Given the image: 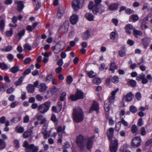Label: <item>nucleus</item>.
<instances>
[{
    "label": "nucleus",
    "mask_w": 152,
    "mask_h": 152,
    "mask_svg": "<svg viewBox=\"0 0 152 152\" xmlns=\"http://www.w3.org/2000/svg\"><path fill=\"white\" fill-rule=\"evenodd\" d=\"M114 131V129L111 128L108 129L107 132V135L109 138V140L111 142L110 146V149L111 152H116L118 145L117 140L115 139L111 140L113 136Z\"/></svg>",
    "instance_id": "nucleus-1"
},
{
    "label": "nucleus",
    "mask_w": 152,
    "mask_h": 152,
    "mask_svg": "<svg viewBox=\"0 0 152 152\" xmlns=\"http://www.w3.org/2000/svg\"><path fill=\"white\" fill-rule=\"evenodd\" d=\"M72 115L74 121L77 123H80L84 119L83 113L81 108H75L73 110Z\"/></svg>",
    "instance_id": "nucleus-2"
},
{
    "label": "nucleus",
    "mask_w": 152,
    "mask_h": 152,
    "mask_svg": "<svg viewBox=\"0 0 152 152\" xmlns=\"http://www.w3.org/2000/svg\"><path fill=\"white\" fill-rule=\"evenodd\" d=\"M23 146L25 148V151L26 152H38L39 150L38 146H35L33 144L29 145L26 141L24 142Z\"/></svg>",
    "instance_id": "nucleus-3"
},
{
    "label": "nucleus",
    "mask_w": 152,
    "mask_h": 152,
    "mask_svg": "<svg viewBox=\"0 0 152 152\" xmlns=\"http://www.w3.org/2000/svg\"><path fill=\"white\" fill-rule=\"evenodd\" d=\"M51 103L49 102H45L44 103L40 104L38 107V111L42 114L47 112L49 110Z\"/></svg>",
    "instance_id": "nucleus-4"
},
{
    "label": "nucleus",
    "mask_w": 152,
    "mask_h": 152,
    "mask_svg": "<svg viewBox=\"0 0 152 152\" xmlns=\"http://www.w3.org/2000/svg\"><path fill=\"white\" fill-rule=\"evenodd\" d=\"M85 0H74L72 1V7L75 10L81 8L83 5Z\"/></svg>",
    "instance_id": "nucleus-5"
},
{
    "label": "nucleus",
    "mask_w": 152,
    "mask_h": 152,
    "mask_svg": "<svg viewBox=\"0 0 152 152\" xmlns=\"http://www.w3.org/2000/svg\"><path fill=\"white\" fill-rule=\"evenodd\" d=\"M64 43L62 42H59L55 46L52 47V49L54 52L56 54H58L63 50L64 47L63 46Z\"/></svg>",
    "instance_id": "nucleus-6"
},
{
    "label": "nucleus",
    "mask_w": 152,
    "mask_h": 152,
    "mask_svg": "<svg viewBox=\"0 0 152 152\" xmlns=\"http://www.w3.org/2000/svg\"><path fill=\"white\" fill-rule=\"evenodd\" d=\"M84 140L83 137L81 135H79L77 138V144L81 150H84L85 146Z\"/></svg>",
    "instance_id": "nucleus-7"
},
{
    "label": "nucleus",
    "mask_w": 152,
    "mask_h": 152,
    "mask_svg": "<svg viewBox=\"0 0 152 152\" xmlns=\"http://www.w3.org/2000/svg\"><path fill=\"white\" fill-rule=\"evenodd\" d=\"M105 7L103 6H96L94 5L93 9V12L94 15H96L98 13L102 14L105 11Z\"/></svg>",
    "instance_id": "nucleus-8"
},
{
    "label": "nucleus",
    "mask_w": 152,
    "mask_h": 152,
    "mask_svg": "<svg viewBox=\"0 0 152 152\" xmlns=\"http://www.w3.org/2000/svg\"><path fill=\"white\" fill-rule=\"evenodd\" d=\"M70 98L72 101H75L80 99H83V92L80 91H77L75 95H71Z\"/></svg>",
    "instance_id": "nucleus-9"
},
{
    "label": "nucleus",
    "mask_w": 152,
    "mask_h": 152,
    "mask_svg": "<svg viewBox=\"0 0 152 152\" xmlns=\"http://www.w3.org/2000/svg\"><path fill=\"white\" fill-rule=\"evenodd\" d=\"M69 23L68 20H66L63 25L61 26L59 30L61 33H65L67 32L69 27Z\"/></svg>",
    "instance_id": "nucleus-10"
},
{
    "label": "nucleus",
    "mask_w": 152,
    "mask_h": 152,
    "mask_svg": "<svg viewBox=\"0 0 152 152\" xmlns=\"http://www.w3.org/2000/svg\"><path fill=\"white\" fill-rule=\"evenodd\" d=\"M141 140L137 137L134 138L132 141V146L134 148H137L141 145Z\"/></svg>",
    "instance_id": "nucleus-11"
},
{
    "label": "nucleus",
    "mask_w": 152,
    "mask_h": 152,
    "mask_svg": "<svg viewBox=\"0 0 152 152\" xmlns=\"http://www.w3.org/2000/svg\"><path fill=\"white\" fill-rule=\"evenodd\" d=\"M118 90V88H117L113 91L111 93V96L109 97L106 100H108L109 102L111 104L113 102L115 99V95Z\"/></svg>",
    "instance_id": "nucleus-12"
},
{
    "label": "nucleus",
    "mask_w": 152,
    "mask_h": 152,
    "mask_svg": "<svg viewBox=\"0 0 152 152\" xmlns=\"http://www.w3.org/2000/svg\"><path fill=\"white\" fill-rule=\"evenodd\" d=\"M111 104L109 102L108 100H106L104 102V108L106 115H108L109 113V110L111 107Z\"/></svg>",
    "instance_id": "nucleus-13"
},
{
    "label": "nucleus",
    "mask_w": 152,
    "mask_h": 152,
    "mask_svg": "<svg viewBox=\"0 0 152 152\" xmlns=\"http://www.w3.org/2000/svg\"><path fill=\"white\" fill-rule=\"evenodd\" d=\"M99 110V107L98 103L95 101H94L91 109L90 110V112H91V111L92 110H94L96 111L97 113H98Z\"/></svg>",
    "instance_id": "nucleus-14"
},
{
    "label": "nucleus",
    "mask_w": 152,
    "mask_h": 152,
    "mask_svg": "<svg viewBox=\"0 0 152 152\" xmlns=\"http://www.w3.org/2000/svg\"><path fill=\"white\" fill-rule=\"evenodd\" d=\"M15 3L17 4V9L18 11L20 12L24 7L23 2L21 1L16 0L15 1Z\"/></svg>",
    "instance_id": "nucleus-15"
},
{
    "label": "nucleus",
    "mask_w": 152,
    "mask_h": 152,
    "mask_svg": "<svg viewBox=\"0 0 152 152\" xmlns=\"http://www.w3.org/2000/svg\"><path fill=\"white\" fill-rule=\"evenodd\" d=\"M142 44L144 46V48H146L150 43V40L148 38H144L142 39Z\"/></svg>",
    "instance_id": "nucleus-16"
},
{
    "label": "nucleus",
    "mask_w": 152,
    "mask_h": 152,
    "mask_svg": "<svg viewBox=\"0 0 152 152\" xmlns=\"http://www.w3.org/2000/svg\"><path fill=\"white\" fill-rule=\"evenodd\" d=\"M134 98V95L131 92L127 94L124 97L125 100L127 102L131 101Z\"/></svg>",
    "instance_id": "nucleus-17"
},
{
    "label": "nucleus",
    "mask_w": 152,
    "mask_h": 152,
    "mask_svg": "<svg viewBox=\"0 0 152 152\" xmlns=\"http://www.w3.org/2000/svg\"><path fill=\"white\" fill-rule=\"evenodd\" d=\"M64 13V10L62 7H59L58 10L57 11V17L58 18L60 19L63 16Z\"/></svg>",
    "instance_id": "nucleus-18"
},
{
    "label": "nucleus",
    "mask_w": 152,
    "mask_h": 152,
    "mask_svg": "<svg viewBox=\"0 0 152 152\" xmlns=\"http://www.w3.org/2000/svg\"><path fill=\"white\" fill-rule=\"evenodd\" d=\"M78 17L75 14L73 15L70 18V21L72 24H75L76 23L78 20Z\"/></svg>",
    "instance_id": "nucleus-19"
},
{
    "label": "nucleus",
    "mask_w": 152,
    "mask_h": 152,
    "mask_svg": "<svg viewBox=\"0 0 152 152\" xmlns=\"http://www.w3.org/2000/svg\"><path fill=\"white\" fill-rule=\"evenodd\" d=\"M38 88H39V91L40 92H42L43 91H45L47 88L46 84L43 83H41L38 86Z\"/></svg>",
    "instance_id": "nucleus-20"
},
{
    "label": "nucleus",
    "mask_w": 152,
    "mask_h": 152,
    "mask_svg": "<svg viewBox=\"0 0 152 152\" xmlns=\"http://www.w3.org/2000/svg\"><path fill=\"white\" fill-rule=\"evenodd\" d=\"M94 138V137H90L88 139L87 144V148L88 149H89L92 148L93 140Z\"/></svg>",
    "instance_id": "nucleus-21"
},
{
    "label": "nucleus",
    "mask_w": 152,
    "mask_h": 152,
    "mask_svg": "<svg viewBox=\"0 0 152 152\" xmlns=\"http://www.w3.org/2000/svg\"><path fill=\"white\" fill-rule=\"evenodd\" d=\"M118 68L117 66L115 65L114 62H112L110 64V66L109 67V70L112 71L113 73L115 72L114 70L117 69Z\"/></svg>",
    "instance_id": "nucleus-22"
},
{
    "label": "nucleus",
    "mask_w": 152,
    "mask_h": 152,
    "mask_svg": "<svg viewBox=\"0 0 152 152\" xmlns=\"http://www.w3.org/2000/svg\"><path fill=\"white\" fill-rule=\"evenodd\" d=\"M85 17L89 21H92L94 19V16L91 13H86L85 15Z\"/></svg>",
    "instance_id": "nucleus-23"
},
{
    "label": "nucleus",
    "mask_w": 152,
    "mask_h": 152,
    "mask_svg": "<svg viewBox=\"0 0 152 152\" xmlns=\"http://www.w3.org/2000/svg\"><path fill=\"white\" fill-rule=\"evenodd\" d=\"M32 133V130H27L23 133V136L24 138H27L30 136Z\"/></svg>",
    "instance_id": "nucleus-24"
},
{
    "label": "nucleus",
    "mask_w": 152,
    "mask_h": 152,
    "mask_svg": "<svg viewBox=\"0 0 152 152\" xmlns=\"http://www.w3.org/2000/svg\"><path fill=\"white\" fill-rule=\"evenodd\" d=\"M28 92L31 93H33L34 90V86L31 84H29L26 87Z\"/></svg>",
    "instance_id": "nucleus-25"
},
{
    "label": "nucleus",
    "mask_w": 152,
    "mask_h": 152,
    "mask_svg": "<svg viewBox=\"0 0 152 152\" xmlns=\"http://www.w3.org/2000/svg\"><path fill=\"white\" fill-rule=\"evenodd\" d=\"M118 7V5L117 4H114L110 5L108 7V10H117Z\"/></svg>",
    "instance_id": "nucleus-26"
},
{
    "label": "nucleus",
    "mask_w": 152,
    "mask_h": 152,
    "mask_svg": "<svg viewBox=\"0 0 152 152\" xmlns=\"http://www.w3.org/2000/svg\"><path fill=\"white\" fill-rule=\"evenodd\" d=\"M57 131L60 136H62L63 134L65 133L64 131H63L62 127L60 126H58L57 128Z\"/></svg>",
    "instance_id": "nucleus-27"
},
{
    "label": "nucleus",
    "mask_w": 152,
    "mask_h": 152,
    "mask_svg": "<svg viewBox=\"0 0 152 152\" xmlns=\"http://www.w3.org/2000/svg\"><path fill=\"white\" fill-rule=\"evenodd\" d=\"M133 32L134 35L137 37L138 36H141L142 34V33L141 31L137 30L134 28L133 30Z\"/></svg>",
    "instance_id": "nucleus-28"
},
{
    "label": "nucleus",
    "mask_w": 152,
    "mask_h": 152,
    "mask_svg": "<svg viewBox=\"0 0 152 152\" xmlns=\"http://www.w3.org/2000/svg\"><path fill=\"white\" fill-rule=\"evenodd\" d=\"M139 18L138 16L137 15H133L130 16V20L132 22H135Z\"/></svg>",
    "instance_id": "nucleus-29"
},
{
    "label": "nucleus",
    "mask_w": 152,
    "mask_h": 152,
    "mask_svg": "<svg viewBox=\"0 0 152 152\" xmlns=\"http://www.w3.org/2000/svg\"><path fill=\"white\" fill-rule=\"evenodd\" d=\"M90 34L89 31L87 30L84 33L82 37L83 39L86 40L90 37Z\"/></svg>",
    "instance_id": "nucleus-30"
},
{
    "label": "nucleus",
    "mask_w": 152,
    "mask_h": 152,
    "mask_svg": "<svg viewBox=\"0 0 152 152\" xmlns=\"http://www.w3.org/2000/svg\"><path fill=\"white\" fill-rule=\"evenodd\" d=\"M6 147V143L1 139L0 138V150H2Z\"/></svg>",
    "instance_id": "nucleus-31"
},
{
    "label": "nucleus",
    "mask_w": 152,
    "mask_h": 152,
    "mask_svg": "<svg viewBox=\"0 0 152 152\" xmlns=\"http://www.w3.org/2000/svg\"><path fill=\"white\" fill-rule=\"evenodd\" d=\"M24 77L23 76L20 77L18 80L15 82V84L16 86H18L21 84L23 81Z\"/></svg>",
    "instance_id": "nucleus-32"
},
{
    "label": "nucleus",
    "mask_w": 152,
    "mask_h": 152,
    "mask_svg": "<svg viewBox=\"0 0 152 152\" xmlns=\"http://www.w3.org/2000/svg\"><path fill=\"white\" fill-rule=\"evenodd\" d=\"M5 27L4 20L2 19L0 21V31H4V29Z\"/></svg>",
    "instance_id": "nucleus-33"
},
{
    "label": "nucleus",
    "mask_w": 152,
    "mask_h": 152,
    "mask_svg": "<svg viewBox=\"0 0 152 152\" xmlns=\"http://www.w3.org/2000/svg\"><path fill=\"white\" fill-rule=\"evenodd\" d=\"M21 116L14 118L11 119V122L14 123H16L19 121L21 120Z\"/></svg>",
    "instance_id": "nucleus-34"
},
{
    "label": "nucleus",
    "mask_w": 152,
    "mask_h": 152,
    "mask_svg": "<svg viewBox=\"0 0 152 152\" xmlns=\"http://www.w3.org/2000/svg\"><path fill=\"white\" fill-rule=\"evenodd\" d=\"M16 131L18 133H22L24 131V128L21 126H17L16 127Z\"/></svg>",
    "instance_id": "nucleus-35"
},
{
    "label": "nucleus",
    "mask_w": 152,
    "mask_h": 152,
    "mask_svg": "<svg viewBox=\"0 0 152 152\" xmlns=\"http://www.w3.org/2000/svg\"><path fill=\"white\" fill-rule=\"evenodd\" d=\"M42 132L43 134L44 138L45 139H47L50 136L47 130L42 131Z\"/></svg>",
    "instance_id": "nucleus-36"
},
{
    "label": "nucleus",
    "mask_w": 152,
    "mask_h": 152,
    "mask_svg": "<svg viewBox=\"0 0 152 152\" xmlns=\"http://www.w3.org/2000/svg\"><path fill=\"white\" fill-rule=\"evenodd\" d=\"M10 125V122L9 121H7L5 123V127L4 128V130L5 132H8L9 130V128L8 126Z\"/></svg>",
    "instance_id": "nucleus-37"
},
{
    "label": "nucleus",
    "mask_w": 152,
    "mask_h": 152,
    "mask_svg": "<svg viewBox=\"0 0 152 152\" xmlns=\"http://www.w3.org/2000/svg\"><path fill=\"white\" fill-rule=\"evenodd\" d=\"M12 34L13 30L12 28H10L9 31H7L6 32V35L8 37L12 36Z\"/></svg>",
    "instance_id": "nucleus-38"
},
{
    "label": "nucleus",
    "mask_w": 152,
    "mask_h": 152,
    "mask_svg": "<svg viewBox=\"0 0 152 152\" xmlns=\"http://www.w3.org/2000/svg\"><path fill=\"white\" fill-rule=\"evenodd\" d=\"M18 70L19 69L17 66H14L10 69V71L12 72L15 73L17 72Z\"/></svg>",
    "instance_id": "nucleus-39"
},
{
    "label": "nucleus",
    "mask_w": 152,
    "mask_h": 152,
    "mask_svg": "<svg viewBox=\"0 0 152 152\" xmlns=\"http://www.w3.org/2000/svg\"><path fill=\"white\" fill-rule=\"evenodd\" d=\"M12 49V46L8 45L7 46L5 49H2L1 50L2 51L8 52L11 50Z\"/></svg>",
    "instance_id": "nucleus-40"
},
{
    "label": "nucleus",
    "mask_w": 152,
    "mask_h": 152,
    "mask_svg": "<svg viewBox=\"0 0 152 152\" xmlns=\"http://www.w3.org/2000/svg\"><path fill=\"white\" fill-rule=\"evenodd\" d=\"M129 109L130 111L133 113H136L137 111V108L135 107L133 105L130 106Z\"/></svg>",
    "instance_id": "nucleus-41"
},
{
    "label": "nucleus",
    "mask_w": 152,
    "mask_h": 152,
    "mask_svg": "<svg viewBox=\"0 0 152 152\" xmlns=\"http://www.w3.org/2000/svg\"><path fill=\"white\" fill-rule=\"evenodd\" d=\"M93 82L95 84L98 85L101 83V80L99 78H94L93 79Z\"/></svg>",
    "instance_id": "nucleus-42"
},
{
    "label": "nucleus",
    "mask_w": 152,
    "mask_h": 152,
    "mask_svg": "<svg viewBox=\"0 0 152 152\" xmlns=\"http://www.w3.org/2000/svg\"><path fill=\"white\" fill-rule=\"evenodd\" d=\"M73 80V79L71 76H68L67 77L66 82L69 84H70Z\"/></svg>",
    "instance_id": "nucleus-43"
},
{
    "label": "nucleus",
    "mask_w": 152,
    "mask_h": 152,
    "mask_svg": "<svg viewBox=\"0 0 152 152\" xmlns=\"http://www.w3.org/2000/svg\"><path fill=\"white\" fill-rule=\"evenodd\" d=\"M0 68L2 70H6L8 69V67L4 63H0Z\"/></svg>",
    "instance_id": "nucleus-44"
},
{
    "label": "nucleus",
    "mask_w": 152,
    "mask_h": 152,
    "mask_svg": "<svg viewBox=\"0 0 152 152\" xmlns=\"http://www.w3.org/2000/svg\"><path fill=\"white\" fill-rule=\"evenodd\" d=\"M25 33V30L24 29L22 30L19 32L18 34V36L19 37L20 39H21V37L23 36Z\"/></svg>",
    "instance_id": "nucleus-45"
},
{
    "label": "nucleus",
    "mask_w": 152,
    "mask_h": 152,
    "mask_svg": "<svg viewBox=\"0 0 152 152\" xmlns=\"http://www.w3.org/2000/svg\"><path fill=\"white\" fill-rule=\"evenodd\" d=\"M66 93L65 92H63L61 94V96H60V100L61 101H64L66 97Z\"/></svg>",
    "instance_id": "nucleus-46"
},
{
    "label": "nucleus",
    "mask_w": 152,
    "mask_h": 152,
    "mask_svg": "<svg viewBox=\"0 0 152 152\" xmlns=\"http://www.w3.org/2000/svg\"><path fill=\"white\" fill-rule=\"evenodd\" d=\"M53 78V76L52 75H48L45 80V81L46 82H50V81Z\"/></svg>",
    "instance_id": "nucleus-47"
},
{
    "label": "nucleus",
    "mask_w": 152,
    "mask_h": 152,
    "mask_svg": "<svg viewBox=\"0 0 152 152\" xmlns=\"http://www.w3.org/2000/svg\"><path fill=\"white\" fill-rule=\"evenodd\" d=\"M111 80L113 82L117 83L118 82V77L115 76L112 78Z\"/></svg>",
    "instance_id": "nucleus-48"
},
{
    "label": "nucleus",
    "mask_w": 152,
    "mask_h": 152,
    "mask_svg": "<svg viewBox=\"0 0 152 152\" xmlns=\"http://www.w3.org/2000/svg\"><path fill=\"white\" fill-rule=\"evenodd\" d=\"M118 52L119 56L121 57H124L126 55V52L124 50H120L118 51Z\"/></svg>",
    "instance_id": "nucleus-49"
},
{
    "label": "nucleus",
    "mask_w": 152,
    "mask_h": 152,
    "mask_svg": "<svg viewBox=\"0 0 152 152\" xmlns=\"http://www.w3.org/2000/svg\"><path fill=\"white\" fill-rule=\"evenodd\" d=\"M132 132L134 133H135L137 130L138 128L137 126L135 125H133L132 127Z\"/></svg>",
    "instance_id": "nucleus-50"
},
{
    "label": "nucleus",
    "mask_w": 152,
    "mask_h": 152,
    "mask_svg": "<svg viewBox=\"0 0 152 152\" xmlns=\"http://www.w3.org/2000/svg\"><path fill=\"white\" fill-rule=\"evenodd\" d=\"M88 74L89 77L90 78H93L96 76V74L92 71L88 72Z\"/></svg>",
    "instance_id": "nucleus-51"
},
{
    "label": "nucleus",
    "mask_w": 152,
    "mask_h": 152,
    "mask_svg": "<svg viewBox=\"0 0 152 152\" xmlns=\"http://www.w3.org/2000/svg\"><path fill=\"white\" fill-rule=\"evenodd\" d=\"M126 30H132L133 29V26L131 24H128L125 27Z\"/></svg>",
    "instance_id": "nucleus-52"
},
{
    "label": "nucleus",
    "mask_w": 152,
    "mask_h": 152,
    "mask_svg": "<svg viewBox=\"0 0 152 152\" xmlns=\"http://www.w3.org/2000/svg\"><path fill=\"white\" fill-rule=\"evenodd\" d=\"M14 144L15 147L16 148H18L19 147V143L18 140H15V141H14Z\"/></svg>",
    "instance_id": "nucleus-53"
},
{
    "label": "nucleus",
    "mask_w": 152,
    "mask_h": 152,
    "mask_svg": "<svg viewBox=\"0 0 152 152\" xmlns=\"http://www.w3.org/2000/svg\"><path fill=\"white\" fill-rule=\"evenodd\" d=\"M57 109L58 111H60L62 108V103L61 102H58V103Z\"/></svg>",
    "instance_id": "nucleus-54"
},
{
    "label": "nucleus",
    "mask_w": 152,
    "mask_h": 152,
    "mask_svg": "<svg viewBox=\"0 0 152 152\" xmlns=\"http://www.w3.org/2000/svg\"><path fill=\"white\" fill-rule=\"evenodd\" d=\"M6 119L5 117L2 116L0 118V123L1 124L5 123L6 121Z\"/></svg>",
    "instance_id": "nucleus-55"
},
{
    "label": "nucleus",
    "mask_w": 152,
    "mask_h": 152,
    "mask_svg": "<svg viewBox=\"0 0 152 152\" xmlns=\"http://www.w3.org/2000/svg\"><path fill=\"white\" fill-rule=\"evenodd\" d=\"M120 122L124 126H128L127 122L125 121L123 118H122L121 119V120Z\"/></svg>",
    "instance_id": "nucleus-56"
},
{
    "label": "nucleus",
    "mask_w": 152,
    "mask_h": 152,
    "mask_svg": "<svg viewBox=\"0 0 152 152\" xmlns=\"http://www.w3.org/2000/svg\"><path fill=\"white\" fill-rule=\"evenodd\" d=\"M140 134L142 136H144L146 134V131L144 127H142L141 128Z\"/></svg>",
    "instance_id": "nucleus-57"
},
{
    "label": "nucleus",
    "mask_w": 152,
    "mask_h": 152,
    "mask_svg": "<svg viewBox=\"0 0 152 152\" xmlns=\"http://www.w3.org/2000/svg\"><path fill=\"white\" fill-rule=\"evenodd\" d=\"M7 58L9 61H12L13 60L14 56L12 54H9L7 55Z\"/></svg>",
    "instance_id": "nucleus-58"
},
{
    "label": "nucleus",
    "mask_w": 152,
    "mask_h": 152,
    "mask_svg": "<svg viewBox=\"0 0 152 152\" xmlns=\"http://www.w3.org/2000/svg\"><path fill=\"white\" fill-rule=\"evenodd\" d=\"M135 97L137 100H140L141 98V95L140 92L137 93L135 95Z\"/></svg>",
    "instance_id": "nucleus-59"
},
{
    "label": "nucleus",
    "mask_w": 152,
    "mask_h": 152,
    "mask_svg": "<svg viewBox=\"0 0 152 152\" xmlns=\"http://www.w3.org/2000/svg\"><path fill=\"white\" fill-rule=\"evenodd\" d=\"M129 83L133 87H135L136 86V82L134 80H131L129 82Z\"/></svg>",
    "instance_id": "nucleus-60"
},
{
    "label": "nucleus",
    "mask_w": 152,
    "mask_h": 152,
    "mask_svg": "<svg viewBox=\"0 0 152 152\" xmlns=\"http://www.w3.org/2000/svg\"><path fill=\"white\" fill-rule=\"evenodd\" d=\"M24 49L26 50H31V46L28 44H26L24 45Z\"/></svg>",
    "instance_id": "nucleus-61"
},
{
    "label": "nucleus",
    "mask_w": 152,
    "mask_h": 152,
    "mask_svg": "<svg viewBox=\"0 0 152 152\" xmlns=\"http://www.w3.org/2000/svg\"><path fill=\"white\" fill-rule=\"evenodd\" d=\"M35 116L38 120H42L43 118V115L38 113Z\"/></svg>",
    "instance_id": "nucleus-62"
},
{
    "label": "nucleus",
    "mask_w": 152,
    "mask_h": 152,
    "mask_svg": "<svg viewBox=\"0 0 152 152\" xmlns=\"http://www.w3.org/2000/svg\"><path fill=\"white\" fill-rule=\"evenodd\" d=\"M29 121V117L28 115H26L23 118L24 123H27Z\"/></svg>",
    "instance_id": "nucleus-63"
},
{
    "label": "nucleus",
    "mask_w": 152,
    "mask_h": 152,
    "mask_svg": "<svg viewBox=\"0 0 152 152\" xmlns=\"http://www.w3.org/2000/svg\"><path fill=\"white\" fill-rule=\"evenodd\" d=\"M63 64V60L62 59H60L59 60L57 61V64L59 66H62Z\"/></svg>",
    "instance_id": "nucleus-64"
}]
</instances>
